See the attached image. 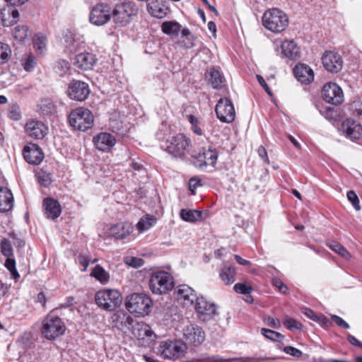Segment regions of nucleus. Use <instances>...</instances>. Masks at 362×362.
Segmentation results:
<instances>
[{"label":"nucleus","mask_w":362,"mask_h":362,"mask_svg":"<svg viewBox=\"0 0 362 362\" xmlns=\"http://www.w3.org/2000/svg\"><path fill=\"white\" fill-rule=\"evenodd\" d=\"M219 276L226 285H230L235 281V270L233 267L224 266L220 271Z\"/></svg>","instance_id":"nucleus-34"},{"label":"nucleus","mask_w":362,"mask_h":362,"mask_svg":"<svg viewBox=\"0 0 362 362\" xmlns=\"http://www.w3.org/2000/svg\"><path fill=\"white\" fill-rule=\"evenodd\" d=\"M65 331L66 326L58 316L48 315L42 322L41 332L47 339H55L63 335Z\"/></svg>","instance_id":"nucleus-5"},{"label":"nucleus","mask_w":362,"mask_h":362,"mask_svg":"<svg viewBox=\"0 0 362 362\" xmlns=\"http://www.w3.org/2000/svg\"><path fill=\"white\" fill-rule=\"evenodd\" d=\"M151 305V298L141 293H132L127 296L125 300V306L128 311L139 317L148 315Z\"/></svg>","instance_id":"nucleus-3"},{"label":"nucleus","mask_w":362,"mask_h":362,"mask_svg":"<svg viewBox=\"0 0 362 362\" xmlns=\"http://www.w3.org/2000/svg\"><path fill=\"white\" fill-rule=\"evenodd\" d=\"M90 276L94 277L102 284H105L109 281V273L100 265H96L92 270Z\"/></svg>","instance_id":"nucleus-36"},{"label":"nucleus","mask_w":362,"mask_h":362,"mask_svg":"<svg viewBox=\"0 0 362 362\" xmlns=\"http://www.w3.org/2000/svg\"><path fill=\"white\" fill-rule=\"evenodd\" d=\"M148 9L154 17L158 18H163L166 15V10L157 6L154 7L148 6Z\"/></svg>","instance_id":"nucleus-49"},{"label":"nucleus","mask_w":362,"mask_h":362,"mask_svg":"<svg viewBox=\"0 0 362 362\" xmlns=\"http://www.w3.org/2000/svg\"><path fill=\"white\" fill-rule=\"evenodd\" d=\"M264 322L269 327L278 329L281 327V322L279 319L267 317L264 318Z\"/></svg>","instance_id":"nucleus-53"},{"label":"nucleus","mask_w":362,"mask_h":362,"mask_svg":"<svg viewBox=\"0 0 362 362\" xmlns=\"http://www.w3.org/2000/svg\"><path fill=\"white\" fill-rule=\"evenodd\" d=\"M206 77L214 88H219L221 87L223 78L218 70L214 69H209Z\"/></svg>","instance_id":"nucleus-37"},{"label":"nucleus","mask_w":362,"mask_h":362,"mask_svg":"<svg viewBox=\"0 0 362 362\" xmlns=\"http://www.w3.org/2000/svg\"><path fill=\"white\" fill-rule=\"evenodd\" d=\"M183 336L187 343L200 344L205 339L203 329L196 325H188L183 329Z\"/></svg>","instance_id":"nucleus-17"},{"label":"nucleus","mask_w":362,"mask_h":362,"mask_svg":"<svg viewBox=\"0 0 362 362\" xmlns=\"http://www.w3.org/2000/svg\"><path fill=\"white\" fill-rule=\"evenodd\" d=\"M352 106L357 115H362V103L360 101H355L353 103Z\"/></svg>","instance_id":"nucleus-60"},{"label":"nucleus","mask_w":362,"mask_h":362,"mask_svg":"<svg viewBox=\"0 0 362 362\" xmlns=\"http://www.w3.org/2000/svg\"><path fill=\"white\" fill-rule=\"evenodd\" d=\"M90 93L89 86L87 83L80 81H72L67 90L68 96L71 100L78 101L85 100Z\"/></svg>","instance_id":"nucleus-16"},{"label":"nucleus","mask_w":362,"mask_h":362,"mask_svg":"<svg viewBox=\"0 0 362 362\" xmlns=\"http://www.w3.org/2000/svg\"><path fill=\"white\" fill-rule=\"evenodd\" d=\"M185 349V346L180 341H162L158 347V354L166 359H176L181 357Z\"/></svg>","instance_id":"nucleus-11"},{"label":"nucleus","mask_w":362,"mask_h":362,"mask_svg":"<svg viewBox=\"0 0 362 362\" xmlns=\"http://www.w3.org/2000/svg\"><path fill=\"white\" fill-rule=\"evenodd\" d=\"M175 295L178 301L184 305H192L197 297L194 290L187 285H180L175 291Z\"/></svg>","instance_id":"nucleus-22"},{"label":"nucleus","mask_w":362,"mask_h":362,"mask_svg":"<svg viewBox=\"0 0 362 362\" xmlns=\"http://www.w3.org/2000/svg\"><path fill=\"white\" fill-rule=\"evenodd\" d=\"M38 182L43 186L46 187L51 182V179L49 174L44 172H39L36 174Z\"/></svg>","instance_id":"nucleus-52"},{"label":"nucleus","mask_w":362,"mask_h":362,"mask_svg":"<svg viewBox=\"0 0 362 362\" xmlns=\"http://www.w3.org/2000/svg\"><path fill=\"white\" fill-rule=\"evenodd\" d=\"M293 74L298 81L310 83L314 80L313 70L305 64H298L293 69Z\"/></svg>","instance_id":"nucleus-23"},{"label":"nucleus","mask_w":362,"mask_h":362,"mask_svg":"<svg viewBox=\"0 0 362 362\" xmlns=\"http://www.w3.org/2000/svg\"><path fill=\"white\" fill-rule=\"evenodd\" d=\"M132 332L141 346H147L152 344L156 335L150 326L144 322H136L132 325Z\"/></svg>","instance_id":"nucleus-12"},{"label":"nucleus","mask_w":362,"mask_h":362,"mask_svg":"<svg viewBox=\"0 0 362 362\" xmlns=\"http://www.w3.org/2000/svg\"><path fill=\"white\" fill-rule=\"evenodd\" d=\"M273 284L275 286H276L279 291L283 293H286L288 288L286 287V286H285L281 281H279V279H274L273 280Z\"/></svg>","instance_id":"nucleus-58"},{"label":"nucleus","mask_w":362,"mask_h":362,"mask_svg":"<svg viewBox=\"0 0 362 362\" xmlns=\"http://www.w3.org/2000/svg\"><path fill=\"white\" fill-rule=\"evenodd\" d=\"M348 340L351 344L362 347V343L360 342L355 337L349 334L348 336Z\"/></svg>","instance_id":"nucleus-63"},{"label":"nucleus","mask_w":362,"mask_h":362,"mask_svg":"<svg viewBox=\"0 0 362 362\" xmlns=\"http://www.w3.org/2000/svg\"><path fill=\"white\" fill-rule=\"evenodd\" d=\"M1 250L2 254L7 257H10L13 256V247L10 241L6 238L3 239L1 243Z\"/></svg>","instance_id":"nucleus-44"},{"label":"nucleus","mask_w":362,"mask_h":362,"mask_svg":"<svg viewBox=\"0 0 362 362\" xmlns=\"http://www.w3.org/2000/svg\"><path fill=\"white\" fill-rule=\"evenodd\" d=\"M44 213L47 218L56 219L59 216L62 209L59 203L52 198H47L43 202Z\"/></svg>","instance_id":"nucleus-29"},{"label":"nucleus","mask_w":362,"mask_h":362,"mask_svg":"<svg viewBox=\"0 0 362 362\" xmlns=\"http://www.w3.org/2000/svg\"><path fill=\"white\" fill-rule=\"evenodd\" d=\"M189 144V139L179 134L166 141L165 151L175 158H182L187 152Z\"/></svg>","instance_id":"nucleus-8"},{"label":"nucleus","mask_w":362,"mask_h":362,"mask_svg":"<svg viewBox=\"0 0 362 362\" xmlns=\"http://www.w3.org/2000/svg\"><path fill=\"white\" fill-rule=\"evenodd\" d=\"M322 61L325 69L331 73H338L343 68L342 57L335 52H325L322 57Z\"/></svg>","instance_id":"nucleus-15"},{"label":"nucleus","mask_w":362,"mask_h":362,"mask_svg":"<svg viewBox=\"0 0 362 362\" xmlns=\"http://www.w3.org/2000/svg\"><path fill=\"white\" fill-rule=\"evenodd\" d=\"M305 314L310 317V319L316 321L320 320V317L311 310H307L305 313Z\"/></svg>","instance_id":"nucleus-64"},{"label":"nucleus","mask_w":362,"mask_h":362,"mask_svg":"<svg viewBox=\"0 0 362 362\" xmlns=\"http://www.w3.org/2000/svg\"><path fill=\"white\" fill-rule=\"evenodd\" d=\"M328 245L331 250H332L334 252L337 253L339 255H340L344 259L349 260L351 259L350 253L341 245L333 242V243H330Z\"/></svg>","instance_id":"nucleus-41"},{"label":"nucleus","mask_w":362,"mask_h":362,"mask_svg":"<svg viewBox=\"0 0 362 362\" xmlns=\"http://www.w3.org/2000/svg\"><path fill=\"white\" fill-rule=\"evenodd\" d=\"M133 228L128 222L118 223L110 228V235L115 239H124L132 233Z\"/></svg>","instance_id":"nucleus-26"},{"label":"nucleus","mask_w":362,"mask_h":362,"mask_svg":"<svg viewBox=\"0 0 362 362\" xmlns=\"http://www.w3.org/2000/svg\"><path fill=\"white\" fill-rule=\"evenodd\" d=\"M96 62L95 56L90 52H84L76 56L75 65L82 70H90Z\"/></svg>","instance_id":"nucleus-28"},{"label":"nucleus","mask_w":362,"mask_h":362,"mask_svg":"<svg viewBox=\"0 0 362 362\" xmlns=\"http://www.w3.org/2000/svg\"><path fill=\"white\" fill-rule=\"evenodd\" d=\"M11 54L8 45L0 42V64L6 63Z\"/></svg>","instance_id":"nucleus-43"},{"label":"nucleus","mask_w":362,"mask_h":362,"mask_svg":"<svg viewBox=\"0 0 362 362\" xmlns=\"http://www.w3.org/2000/svg\"><path fill=\"white\" fill-rule=\"evenodd\" d=\"M112 322L118 329L126 332L132 328L133 319L123 311H117L111 317Z\"/></svg>","instance_id":"nucleus-19"},{"label":"nucleus","mask_w":362,"mask_h":362,"mask_svg":"<svg viewBox=\"0 0 362 362\" xmlns=\"http://www.w3.org/2000/svg\"><path fill=\"white\" fill-rule=\"evenodd\" d=\"M156 223V218L153 216L146 215L141 217L136 225L139 233L149 230Z\"/></svg>","instance_id":"nucleus-33"},{"label":"nucleus","mask_w":362,"mask_h":362,"mask_svg":"<svg viewBox=\"0 0 362 362\" xmlns=\"http://www.w3.org/2000/svg\"><path fill=\"white\" fill-rule=\"evenodd\" d=\"M19 18L18 11L13 7L6 6L0 9V21L4 26H11L16 23Z\"/></svg>","instance_id":"nucleus-27"},{"label":"nucleus","mask_w":362,"mask_h":362,"mask_svg":"<svg viewBox=\"0 0 362 362\" xmlns=\"http://www.w3.org/2000/svg\"><path fill=\"white\" fill-rule=\"evenodd\" d=\"M21 64L25 71L30 72L35 69L37 64V61L32 54H28L25 55L22 59Z\"/></svg>","instance_id":"nucleus-40"},{"label":"nucleus","mask_w":362,"mask_h":362,"mask_svg":"<svg viewBox=\"0 0 362 362\" xmlns=\"http://www.w3.org/2000/svg\"><path fill=\"white\" fill-rule=\"evenodd\" d=\"M234 290L238 293L248 294L251 293L252 288L245 284L237 283L234 286Z\"/></svg>","instance_id":"nucleus-51"},{"label":"nucleus","mask_w":362,"mask_h":362,"mask_svg":"<svg viewBox=\"0 0 362 362\" xmlns=\"http://www.w3.org/2000/svg\"><path fill=\"white\" fill-rule=\"evenodd\" d=\"M322 95L327 103L332 105H337L344 101L343 91L336 83H325L322 90Z\"/></svg>","instance_id":"nucleus-14"},{"label":"nucleus","mask_w":362,"mask_h":362,"mask_svg":"<svg viewBox=\"0 0 362 362\" xmlns=\"http://www.w3.org/2000/svg\"><path fill=\"white\" fill-rule=\"evenodd\" d=\"M33 46L36 52L42 54L47 47V37L42 35L37 34L33 39Z\"/></svg>","instance_id":"nucleus-39"},{"label":"nucleus","mask_w":362,"mask_h":362,"mask_svg":"<svg viewBox=\"0 0 362 362\" xmlns=\"http://www.w3.org/2000/svg\"><path fill=\"white\" fill-rule=\"evenodd\" d=\"M262 21L263 26L274 33H281L287 28L289 23L286 13L279 8L267 10Z\"/></svg>","instance_id":"nucleus-1"},{"label":"nucleus","mask_w":362,"mask_h":362,"mask_svg":"<svg viewBox=\"0 0 362 362\" xmlns=\"http://www.w3.org/2000/svg\"><path fill=\"white\" fill-rule=\"evenodd\" d=\"M78 262L81 265L83 266L82 272H85L89 265L90 259L87 256L81 255L78 256Z\"/></svg>","instance_id":"nucleus-56"},{"label":"nucleus","mask_w":362,"mask_h":362,"mask_svg":"<svg viewBox=\"0 0 362 362\" xmlns=\"http://www.w3.org/2000/svg\"><path fill=\"white\" fill-rule=\"evenodd\" d=\"M331 318L337 325L344 327V329L349 328V324L346 322H345L341 317L335 315H332Z\"/></svg>","instance_id":"nucleus-55"},{"label":"nucleus","mask_w":362,"mask_h":362,"mask_svg":"<svg viewBox=\"0 0 362 362\" xmlns=\"http://www.w3.org/2000/svg\"><path fill=\"white\" fill-rule=\"evenodd\" d=\"M282 54L293 60L300 57V49L293 40H285L281 45Z\"/></svg>","instance_id":"nucleus-30"},{"label":"nucleus","mask_w":362,"mask_h":362,"mask_svg":"<svg viewBox=\"0 0 362 362\" xmlns=\"http://www.w3.org/2000/svg\"><path fill=\"white\" fill-rule=\"evenodd\" d=\"M199 181L197 178H191L189 182V190H191L194 193V189H196V187L199 185Z\"/></svg>","instance_id":"nucleus-62"},{"label":"nucleus","mask_w":362,"mask_h":362,"mask_svg":"<svg viewBox=\"0 0 362 362\" xmlns=\"http://www.w3.org/2000/svg\"><path fill=\"white\" fill-rule=\"evenodd\" d=\"M69 118L71 127L83 132L90 128L94 121L91 112L84 107H78L72 110Z\"/></svg>","instance_id":"nucleus-7"},{"label":"nucleus","mask_w":362,"mask_h":362,"mask_svg":"<svg viewBox=\"0 0 362 362\" xmlns=\"http://www.w3.org/2000/svg\"><path fill=\"white\" fill-rule=\"evenodd\" d=\"M128 264L133 267H139L143 264V260L139 258H132Z\"/></svg>","instance_id":"nucleus-61"},{"label":"nucleus","mask_w":362,"mask_h":362,"mask_svg":"<svg viewBox=\"0 0 362 362\" xmlns=\"http://www.w3.org/2000/svg\"><path fill=\"white\" fill-rule=\"evenodd\" d=\"M32 35L29 28L25 25H18L12 30V36L15 40L25 43Z\"/></svg>","instance_id":"nucleus-32"},{"label":"nucleus","mask_w":362,"mask_h":362,"mask_svg":"<svg viewBox=\"0 0 362 362\" xmlns=\"http://www.w3.org/2000/svg\"><path fill=\"white\" fill-rule=\"evenodd\" d=\"M215 111L217 117L222 122L230 123L235 120V108L228 98H221L216 105Z\"/></svg>","instance_id":"nucleus-13"},{"label":"nucleus","mask_w":362,"mask_h":362,"mask_svg":"<svg viewBox=\"0 0 362 362\" xmlns=\"http://www.w3.org/2000/svg\"><path fill=\"white\" fill-rule=\"evenodd\" d=\"M161 28L165 34L177 37L181 30L182 26L175 21H165L162 23Z\"/></svg>","instance_id":"nucleus-35"},{"label":"nucleus","mask_w":362,"mask_h":362,"mask_svg":"<svg viewBox=\"0 0 362 362\" xmlns=\"http://www.w3.org/2000/svg\"><path fill=\"white\" fill-rule=\"evenodd\" d=\"M25 132L32 138L36 139H43L47 134L48 128L42 122L31 120L25 124Z\"/></svg>","instance_id":"nucleus-20"},{"label":"nucleus","mask_w":362,"mask_h":362,"mask_svg":"<svg viewBox=\"0 0 362 362\" xmlns=\"http://www.w3.org/2000/svg\"><path fill=\"white\" fill-rule=\"evenodd\" d=\"M347 199L350 202H351L353 206L356 211H359L361 209L359 205V199L358 198L357 194L354 191H349L347 192Z\"/></svg>","instance_id":"nucleus-50"},{"label":"nucleus","mask_w":362,"mask_h":362,"mask_svg":"<svg viewBox=\"0 0 362 362\" xmlns=\"http://www.w3.org/2000/svg\"><path fill=\"white\" fill-rule=\"evenodd\" d=\"M342 131L351 139L362 138V127L356 121L347 119L341 124Z\"/></svg>","instance_id":"nucleus-24"},{"label":"nucleus","mask_w":362,"mask_h":362,"mask_svg":"<svg viewBox=\"0 0 362 362\" xmlns=\"http://www.w3.org/2000/svg\"><path fill=\"white\" fill-rule=\"evenodd\" d=\"M13 205V197L7 188L0 187V211H10Z\"/></svg>","instance_id":"nucleus-31"},{"label":"nucleus","mask_w":362,"mask_h":362,"mask_svg":"<svg viewBox=\"0 0 362 362\" xmlns=\"http://www.w3.org/2000/svg\"><path fill=\"white\" fill-rule=\"evenodd\" d=\"M93 143L99 151H107L115 145L116 140L111 134L101 132L93 137Z\"/></svg>","instance_id":"nucleus-21"},{"label":"nucleus","mask_w":362,"mask_h":362,"mask_svg":"<svg viewBox=\"0 0 362 362\" xmlns=\"http://www.w3.org/2000/svg\"><path fill=\"white\" fill-rule=\"evenodd\" d=\"M194 308L198 318L203 322L211 320L218 315L216 305L202 296L197 298Z\"/></svg>","instance_id":"nucleus-10"},{"label":"nucleus","mask_w":362,"mask_h":362,"mask_svg":"<svg viewBox=\"0 0 362 362\" xmlns=\"http://www.w3.org/2000/svg\"><path fill=\"white\" fill-rule=\"evenodd\" d=\"M112 17V8L105 3L95 5L89 13V21L96 26H102L107 23Z\"/></svg>","instance_id":"nucleus-9"},{"label":"nucleus","mask_w":362,"mask_h":362,"mask_svg":"<svg viewBox=\"0 0 362 362\" xmlns=\"http://www.w3.org/2000/svg\"><path fill=\"white\" fill-rule=\"evenodd\" d=\"M180 218L187 222H194L201 218L202 212L197 210L182 209L180 212Z\"/></svg>","instance_id":"nucleus-38"},{"label":"nucleus","mask_w":362,"mask_h":362,"mask_svg":"<svg viewBox=\"0 0 362 362\" xmlns=\"http://www.w3.org/2000/svg\"><path fill=\"white\" fill-rule=\"evenodd\" d=\"M218 158L216 151L209 148L204 149L202 153H199L195 165L197 168L202 169L207 165L214 167Z\"/></svg>","instance_id":"nucleus-25"},{"label":"nucleus","mask_w":362,"mask_h":362,"mask_svg":"<svg viewBox=\"0 0 362 362\" xmlns=\"http://www.w3.org/2000/svg\"><path fill=\"white\" fill-rule=\"evenodd\" d=\"M8 115L12 120H20L21 119V112L19 106L17 105H11L8 109Z\"/></svg>","instance_id":"nucleus-45"},{"label":"nucleus","mask_w":362,"mask_h":362,"mask_svg":"<svg viewBox=\"0 0 362 362\" xmlns=\"http://www.w3.org/2000/svg\"><path fill=\"white\" fill-rule=\"evenodd\" d=\"M174 286L172 276L165 272L160 271L154 272L149 281V287L151 291L158 295H161L172 290Z\"/></svg>","instance_id":"nucleus-6"},{"label":"nucleus","mask_w":362,"mask_h":362,"mask_svg":"<svg viewBox=\"0 0 362 362\" xmlns=\"http://www.w3.org/2000/svg\"><path fill=\"white\" fill-rule=\"evenodd\" d=\"M95 302L102 310L114 311L120 306L122 298L117 290L105 288L95 293Z\"/></svg>","instance_id":"nucleus-4"},{"label":"nucleus","mask_w":362,"mask_h":362,"mask_svg":"<svg viewBox=\"0 0 362 362\" xmlns=\"http://www.w3.org/2000/svg\"><path fill=\"white\" fill-rule=\"evenodd\" d=\"M284 351L287 354L293 356L300 357L302 355L300 350L294 348L293 346H286Z\"/></svg>","instance_id":"nucleus-54"},{"label":"nucleus","mask_w":362,"mask_h":362,"mask_svg":"<svg viewBox=\"0 0 362 362\" xmlns=\"http://www.w3.org/2000/svg\"><path fill=\"white\" fill-rule=\"evenodd\" d=\"M139 8L136 4L130 0L118 3L112 9V18L117 26L124 27L130 23L133 16L137 15Z\"/></svg>","instance_id":"nucleus-2"},{"label":"nucleus","mask_w":362,"mask_h":362,"mask_svg":"<svg viewBox=\"0 0 362 362\" xmlns=\"http://www.w3.org/2000/svg\"><path fill=\"white\" fill-rule=\"evenodd\" d=\"M4 265L8 269V270H9L15 279H17L20 277V275L16 269V262L13 259L7 257Z\"/></svg>","instance_id":"nucleus-46"},{"label":"nucleus","mask_w":362,"mask_h":362,"mask_svg":"<svg viewBox=\"0 0 362 362\" xmlns=\"http://www.w3.org/2000/svg\"><path fill=\"white\" fill-rule=\"evenodd\" d=\"M284 325L290 330L300 329L302 327L300 322L288 317L284 318Z\"/></svg>","instance_id":"nucleus-48"},{"label":"nucleus","mask_w":362,"mask_h":362,"mask_svg":"<svg viewBox=\"0 0 362 362\" xmlns=\"http://www.w3.org/2000/svg\"><path fill=\"white\" fill-rule=\"evenodd\" d=\"M23 156L28 163L33 165H39L44 158V154L40 148L32 143L24 147Z\"/></svg>","instance_id":"nucleus-18"},{"label":"nucleus","mask_w":362,"mask_h":362,"mask_svg":"<svg viewBox=\"0 0 362 362\" xmlns=\"http://www.w3.org/2000/svg\"><path fill=\"white\" fill-rule=\"evenodd\" d=\"M257 79L259 83L263 87L265 91L270 95H272V91L269 88L268 85L265 82L264 78L260 75H257Z\"/></svg>","instance_id":"nucleus-57"},{"label":"nucleus","mask_w":362,"mask_h":362,"mask_svg":"<svg viewBox=\"0 0 362 362\" xmlns=\"http://www.w3.org/2000/svg\"><path fill=\"white\" fill-rule=\"evenodd\" d=\"M261 333L264 335L267 339L272 341H281L284 339V336L277 332L273 331L272 329L262 328L261 329Z\"/></svg>","instance_id":"nucleus-42"},{"label":"nucleus","mask_w":362,"mask_h":362,"mask_svg":"<svg viewBox=\"0 0 362 362\" xmlns=\"http://www.w3.org/2000/svg\"><path fill=\"white\" fill-rule=\"evenodd\" d=\"M259 157H261L266 163H269V158L267 156V152L264 147L259 146L257 150Z\"/></svg>","instance_id":"nucleus-59"},{"label":"nucleus","mask_w":362,"mask_h":362,"mask_svg":"<svg viewBox=\"0 0 362 362\" xmlns=\"http://www.w3.org/2000/svg\"><path fill=\"white\" fill-rule=\"evenodd\" d=\"M187 119L192 125V132L199 136H202V132L201 128L199 127L198 119L192 115H188Z\"/></svg>","instance_id":"nucleus-47"}]
</instances>
